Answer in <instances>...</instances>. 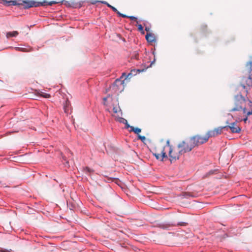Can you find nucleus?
I'll return each instance as SVG.
<instances>
[{"instance_id":"nucleus-21","label":"nucleus","mask_w":252,"mask_h":252,"mask_svg":"<svg viewBox=\"0 0 252 252\" xmlns=\"http://www.w3.org/2000/svg\"><path fill=\"white\" fill-rule=\"evenodd\" d=\"M247 67L248 69L249 73L252 75V59L247 63Z\"/></svg>"},{"instance_id":"nucleus-43","label":"nucleus","mask_w":252,"mask_h":252,"mask_svg":"<svg viewBox=\"0 0 252 252\" xmlns=\"http://www.w3.org/2000/svg\"><path fill=\"white\" fill-rule=\"evenodd\" d=\"M128 15L122 13L121 16L120 17L128 18Z\"/></svg>"},{"instance_id":"nucleus-40","label":"nucleus","mask_w":252,"mask_h":252,"mask_svg":"<svg viewBox=\"0 0 252 252\" xmlns=\"http://www.w3.org/2000/svg\"><path fill=\"white\" fill-rule=\"evenodd\" d=\"M185 196L187 197L188 196H193L190 192H186V193H185Z\"/></svg>"},{"instance_id":"nucleus-44","label":"nucleus","mask_w":252,"mask_h":252,"mask_svg":"<svg viewBox=\"0 0 252 252\" xmlns=\"http://www.w3.org/2000/svg\"><path fill=\"white\" fill-rule=\"evenodd\" d=\"M115 13H117V14L118 15V17H120L121 16L122 13L120 11H119L118 10V11L116 12Z\"/></svg>"},{"instance_id":"nucleus-13","label":"nucleus","mask_w":252,"mask_h":252,"mask_svg":"<svg viewBox=\"0 0 252 252\" xmlns=\"http://www.w3.org/2000/svg\"><path fill=\"white\" fill-rule=\"evenodd\" d=\"M146 39L148 42H153L156 41V37L152 33H147L146 35Z\"/></svg>"},{"instance_id":"nucleus-3","label":"nucleus","mask_w":252,"mask_h":252,"mask_svg":"<svg viewBox=\"0 0 252 252\" xmlns=\"http://www.w3.org/2000/svg\"><path fill=\"white\" fill-rule=\"evenodd\" d=\"M195 147V144L191 137L183 141L178 145V148L180 149L183 154L190 152Z\"/></svg>"},{"instance_id":"nucleus-14","label":"nucleus","mask_w":252,"mask_h":252,"mask_svg":"<svg viewBox=\"0 0 252 252\" xmlns=\"http://www.w3.org/2000/svg\"><path fill=\"white\" fill-rule=\"evenodd\" d=\"M137 139L141 140V142H142L144 144H146L145 141H147L149 142V145H152V142L151 140L149 139H146V137L145 136H142L141 135H137Z\"/></svg>"},{"instance_id":"nucleus-8","label":"nucleus","mask_w":252,"mask_h":252,"mask_svg":"<svg viewBox=\"0 0 252 252\" xmlns=\"http://www.w3.org/2000/svg\"><path fill=\"white\" fill-rule=\"evenodd\" d=\"M63 4H65L67 7H72L73 8H80L83 5L82 2H76L74 1H68L63 0L61 2Z\"/></svg>"},{"instance_id":"nucleus-42","label":"nucleus","mask_w":252,"mask_h":252,"mask_svg":"<svg viewBox=\"0 0 252 252\" xmlns=\"http://www.w3.org/2000/svg\"><path fill=\"white\" fill-rule=\"evenodd\" d=\"M100 0H92V1L91 2V4H94L97 2L100 3Z\"/></svg>"},{"instance_id":"nucleus-27","label":"nucleus","mask_w":252,"mask_h":252,"mask_svg":"<svg viewBox=\"0 0 252 252\" xmlns=\"http://www.w3.org/2000/svg\"><path fill=\"white\" fill-rule=\"evenodd\" d=\"M115 180L119 181V179L117 178H113V177L108 178L107 179V182L109 183L110 182H113Z\"/></svg>"},{"instance_id":"nucleus-35","label":"nucleus","mask_w":252,"mask_h":252,"mask_svg":"<svg viewBox=\"0 0 252 252\" xmlns=\"http://www.w3.org/2000/svg\"><path fill=\"white\" fill-rule=\"evenodd\" d=\"M125 128L126 129H128L129 128H130V129H131V127L132 126H131L129 125V124L128 123L127 121L126 122V123H125Z\"/></svg>"},{"instance_id":"nucleus-38","label":"nucleus","mask_w":252,"mask_h":252,"mask_svg":"<svg viewBox=\"0 0 252 252\" xmlns=\"http://www.w3.org/2000/svg\"><path fill=\"white\" fill-rule=\"evenodd\" d=\"M130 73H132L133 76H135L137 74L135 69H131L130 71Z\"/></svg>"},{"instance_id":"nucleus-32","label":"nucleus","mask_w":252,"mask_h":252,"mask_svg":"<svg viewBox=\"0 0 252 252\" xmlns=\"http://www.w3.org/2000/svg\"><path fill=\"white\" fill-rule=\"evenodd\" d=\"M128 18L130 19L131 21H135L138 19L137 17L134 16H128Z\"/></svg>"},{"instance_id":"nucleus-33","label":"nucleus","mask_w":252,"mask_h":252,"mask_svg":"<svg viewBox=\"0 0 252 252\" xmlns=\"http://www.w3.org/2000/svg\"><path fill=\"white\" fill-rule=\"evenodd\" d=\"M108 7L110 8L111 9H112V10L113 11H114V12H116L117 11H118V10L114 6H112V5H110V6H108Z\"/></svg>"},{"instance_id":"nucleus-50","label":"nucleus","mask_w":252,"mask_h":252,"mask_svg":"<svg viewBox=\"0 0 252 252\" xmlns=\"http://www.w3.org/2000/svg\"><path fill=\"white\" fill-rule=\"evenodd\" d=\"M69 153L70 154H72V153L70 151H69Z\"/></svg>"},{"instance_id":"nucleus-12","label":"nucleus","mask_w":252,"mask_h":252,"mask_svg":"<svg viewBox=\"0 0 252 252\" xmlns=\"http://www.w3.org/2000/svg\"><path fill=\"white\" fill-rule=\"evenodd\" d=\"M151 51H152V54H153V55L154 56V60L152 61H151L150 64L149 65H148L146 68H143V69H135V70H136V72L137 74L138 73H139L140 72H142L145 71L146 70L147 68H149L150 67H151L152 65L155 63V62L156 61V56H155L156 53V48H155V47H154V50H153V49H152Z\"/></svg>"},{"instance_id":"nucleus-48","label":"nucleus","mask_w":252,"mask_h":252,"mask_svg":"<svg viewBox=\"0 0 252 252\" xmlns=\"http://www.w3.org/2000/svg\"><path fill=\"white\" fill-rule=\"evenodd\" d=\"M246 95H247V94H248V91H247V90H246Z\"/></svg>"},{"instance_id":"nucleus-6","label":"nucleus","mask_w":252,"mask_h":252,"mask_svg":"<svg viewBox=\"0 0 252 252\" xmlns=\"http://www.w3.org/2000/svg\"><path fill=\"white\" fill-rule=\"evenodd\" d=\"M125 80H121V78H119L116 79L115 81L112 84L111 87H112V89L115 92L119 91L122 87V89L120 92L123 91L124 89Z\"/></svg>"},{"instance_id":"nucleus-2","label":"nucleus","mask_w":252,"mask_h":252,"mask_svg":"<svg viewBox=\"0 0 252 252\" xmlns=\"http://www.w3.org/2000/svg\"><path fill=\"white\" fill-rule=\"evenodd\" d=\"M169 143L170 141L169 140L162 139L158 142V148L161 150L162 160L164 158H167L166 152H168L170 160L171 162H172L173 160L179 159L180 156L183 153L178 148L177 149H172Z\"/></svg>"},{"instance_id":"nucleus-46","label":"nucleus","mask_w":252,"mask_h":252,"mask_svg":"<svg viewBox=\"0 0 252 252\" xmlns=\"http://www.w3.org/2000/svg\"><path fill=\"white\" fill-rule=\"evenodd\" d=\"M63 109H64V111L65 113H67V109H66V107L65 105L63 106Z\"/></svg>"},{"instance_id":"nucleus-39","label":"nucleus","mask_w":252,"mask_h":252,"mask_svg":"<svg viewBox=\"0 0 252 252\" xmlns=\"http://www.w3.org/2000/svg\"><path fill=\"white\" fill-rule=\"evenodd\" d=\"M144 26H145V30L146 32H149L150 31V28L148 26H147L145 23H144Z\"/></svg>"},{"instance_id":"nucleus-28","label":"nucleus","mask_w":252,"mask_h":252,"mask_svg":"<svg viewBox=\"0 0 252 252\" xmlns=\"http://www.w3.org/2000/svg\"><path fill=\"white\" fill-rule=\"evenodd\" d=\"M119 122L121 123H123V124H125V123H126L127 120L126 119H125V118L120 117Z\"/></svg>"},{"instance_id":"nucleus-9","label":"nucleus","mask_w":252,"mask_h":252,"mask_svg":"<svg viewBox=\"0 0 252 252\" xmlns=\"http://www.w3.org/2000/svg\"><path fill=\"white\" fill-rule=\"evenodd\" d=\"M237 122L236 121L235 122L231 123L230 125L224 126L226 127L224 129L227 130L228 129H230L232 133H239L241 131V128L237 125Z\"/></svg>"},{"instance_id":"nucleus-11","label":"nucleus","mask_w":252,"mask_h":252,"mask_svg":"<svg viewBox=\"0 0 252 252\" xmlns=\"http://www.w3.org/2000/svg\"><path fill=\"white\" fill-rule=\"evenodd\" d=\"M242 82L243 83V84L242 86L244 89H245V86L244 85V84H246L249 87H252V75H251V74H249L248 77H243L242 80Z\"/></svg>"},{"instance_id":"nucleus-10","label":"nucleus","mask_w":252,"mask_h":252,"mask_svg":"<svg viewBox=\"0 0 252 252\" xmlns=\"http://www.w3.org/2000/svg\"><path fill=\"white\" fill-rule=\"evenodd\" d=\"M0 3L3 4L6 6H21L19 0H4L3 2L0 1Z\"/></svg>"},{"instance_id":"nucleus-36","label":"nucleus","mask_w":252,"mask_h":252,"mask_svg":"<svg viewBox=\"0 0 252 252\" xmlns=\"http://www.w3.org/2000/svg\"><path fill=\"white\" fill-rule=\"evenodd\" d=\"M57 1H50L49 2H48V5H52L53 4H56L57 3Z\"/></svg>"},{"instance_id":"nucleus-23","label":"nucleus","mask_w":252,"mask_h":252,"mask_svg":"<svg viewBox=\"0 0 252 252\" xmlns=\"http://www.w3.org/2000/svg\"><path fill=\"white\" fill-rule=\"evenodd\" d=\"M118 108H119V110L118 109V108H117L116 106H113V112L114 113H117L118 112H120L121 113V115L122 116V111L120 107V106H119V104H118Z\"/></svg>"},{"instance_id":"nucleus-24","label":"nucleus","mask_w":252,"mask_h":252,"mask_svg":"<svg viewBox=\"0 0 252 252\" xmlns=\"http://www.w3.org/2000/svg\"><path fill=\"white\" fill-rule=\"evenodd\" d=\"M37 3L38 7L48 5V1L46 0H44L42 2L37 1Z\"/></svg>"},{"instance_id":"nucleus-7","label":"nucleus","mask_w":252,"mask_h":252,"mask_svg":"<svg viewBox=\"0 0 252 252\" xmlns=\"http://www.w3.org/2000/svg\"><path fill=\"white\" fill-rule=\"evenodd\" d=\"M226 127L220 126L213 130H209L207 132V134L210 137H215L222 133V130L224 129Z\"/></svg>"},{"instance_id":"nucleus-31","label":"nucleus","mask_w":252,"mask_h":252,"mask_svg":"<svg viewBox=\"0 0 252 252\" xmlns=\"http://www.w3.org/2000/svg\"><path fill=\"white\" fill-rule=\"evenodd\" d=\"M126 75H127V73L126 72H124L122 73V75L120 77V78H121V79L122 80V79L124 77L125 79L124 80H125V81L126 80Z\"/></svg>"},{"instance_id":"nucleus-4","label":"nucleus","mask_w":252,"mask_h":252,"mask_svg":"<svg viewBox=\"0 0 252 252\" xmlns=\"http://www.w3.org/2000/svg\"><path fill=\"white\" fill-rule=\"evenodd\" d=\"M21 6H23L22 8L20 7V9H28L32 7H38L37 1L34 0H19Z\"/></svg>"},{"instance_id":"nucleus-16","label":"nucleus","mask_w":252,"mask_h":252,"mask_svg":"<svg viewBox=\"0 0 252 252\" xmlns=\"http://www.w3.org/2000/svg\"><path fill=\"white\" fill-rule=\"evenodd\" d=\"M61 157L62 158V162L64 161V162H63L64 166L66 167L69 168L70 166L69 161L67 160L66 157L62 154H61Z\"/></svg>"},{"instance_id":"nucleus-30","label":"nucleus","mask_w":252,"mask_h":252,"mask_svg":"<svg viewBox=\"0 0 252 252\" xmlns=\"http://www.w3.org/2000/svg\"><path fill=\"white\" fill-rule=\"evenodd\" d=\"M169 226H170V225H169V224H165V225L160 224V225H158V227H160V228H163V229L167 228H168Z\"/></svg>"},{"instance_id":"nucleus-20","label":"nucleus","mask_w":252,"mask_h":252,"mask_svg":"<svg viewBox=\"0 0 252 252\" xmlns=\"http://www.w3.org/2000/svg\"><path fill=\"white\" fill-rule=\"evenodd\" d=\"M150 152L153 154V156L156 158L157 159H158V153L156 152V148H154L153 145H149L148 147Z\"/></svg>"},{"instance_id":"nucleus-49","label":"nucleus","mask_w":252,"mask_h":252,"mask_svg":"<svg viewBox=\"0 0 252 252\" xmlns=\"http://www.w3.org/2000/svg\"><path fill=\"white\" fill-rule=\"evenodd\" d=\"M3 0H0V1H1V2H3Z\"/></svg>"},{"instance_id":"nucleus-18","label":"nucleus","mask_w":252,"mask_h":252,"mask_svg":"<svg viewBox=\"0 0 252 252\" xmlns=\"http://www.w3.org/2000/svg\"><path fill=\"white\" fill-rule=\"evenodd\" d=\"M141 20H139V21H137V25H136V26L137 27L138 31L140 32L141 34H144L145 33V32L143 29V27L141 24H138L139 22H141Z\"/></svg>"},{"instance_id":"nucleus-45","label":"nucleus","mask_w":252,"mask_h":252,"mask_svg":"<svg viewBox=\"0 0 252 252\" xmlns=\"http://www.w3.org/2000/svg\"><path fill=\"white\" fill-rule=\"evenodd\" d=\"M179 225H186L187 224V223L186 222H182V223H179L178 224Z\"/></svg>"},{"instance_id":"nucleus-29","label":"nucleus","mask_w":252,"mask_h":252,"mask_svg":"<svg viewBox=\"0 0 252 252\" xmlns=\"http://www.w3.org/2000/svg\"><path fill=\"white\" fill-rule=\"evenodd\" d=\"M133 76L132 73L129 72L127 73V75L126 76V80H129Z\"/></svg>"},{"instance_id":"nucleus-26","label":"nucleus","mask_w":252,"mask_h":252,"mask_svg":"<svg viewBox=\"0 0 252 252\" xmlns=\"http://www.w3.org/2000/svg\"><path fill=\"white\" fill-rule=\"evenodd\" d=\"M42 93V96L45 98H49L51 97V95L49 94L45 93Z\"/></svg>"},{"instance_id":"nucleus-25","label":"nucleus","mask_w":252,"mask_h":252,"mask_svg":"<svg viewBox=\"0 0 252 252\" xmlns=\"http://www.w3.org/2000/svg\"><path fill=\"white\" fill-rule=\"evenodd\" d=\"M84 171L86 174L90 173L94 171V170L88 167H85L84 168Z\"/></svg>"},{"instance_id":"nucleus-15","label":"nucleus","mask_w":252,"mask_h":252,"mask_svg":"<svg viewBox=\"0 0 252 252\" xmlns=\"http://www.w3.org/2000/svg\"><path fill=\"white\" fill-rule=\"evenodd\" d=\"M129 132H133L134 133L137 134V136L138 135H140L139 133L141 132V129L138 127H134L132 126L131 127V129L128 130Z\"/></svg>"},{"instance_id":"nucleus-41","label":"nucleus","mask_w":252,"mask_h":252,"mask_svg":"<svg viewBox=\"0 0 252 252\" xmlns=\"http://www.w3.org/2000/svg\"><path fill=\"white\" fill-rule=\"evenodd\" d=\"M10 251H11V250H8L7 249H1L0 252H11Z\"/></svg>"},{"instance_id":"nucleus-1","label":"nucleus","mask_w":252,"mask_h":252,"mask_svg":"<svg viewBox=\"0 0 252 252\" xmlns=\"http://www.w3.org/2000/svg\"><path fill=\"white\" fill-rule=\"evenodd\" d=\"M229 111L237 122L246 123L248 118L252 116V100L245 98L241 94H237L234 97Z\"/></svg>"},{"instance_id":"nucleus-22","label":"nucleus","mask_w":252,"mask_h":252,"mask_svg":"<svg viewBox=\"0 0 252 252\" xmlns=\"http://www.w3.org/2000/svg\"><path fill=\"white\" fill-rule=\"evenodd\" d=\"M14 49L15 50L19 52H29V51L25 48L23 47H14Z\"/></svg>"},{"instance_id":"nucleus-17","label":"nucleus","mask_w":252,"mask_h":252,"mask_svg":"<svg viewBox=\"0 0 252 252\" xmlns=\"http://www.w3.org/2000/svg\"><path fill=\"white\" fill-rule=\"evenodd\" d=\"M19 33L17 31L8 32L6 33V36L7 38L11 37H16Z\"/></svg>"},{"instance_id":"nucleus-37","label":"nucleus","mask_w":252,"mask_h":252,"mask_svg":"<svg viewBox=\"0 0 252 252\" xmlns=\"http://www.w3.org/2000/svg\"><path fill=\"white\" fill-rule=\"evenodd\" d=\"M100 3L106 5L107 6V7H108V6L111 5V4H110L109 3H108L106 1L101 0V1H100Z\"/></svg>"},{"instance_id":"nucleus-34","label":"nucleus","mask_w":252,"mask_h":252,"mask_svg":"<svg viewBox=\"0 0 252 252\" xmlns=\"http://www.w3.org/2000/svg\"><path fill=\"white\" fill-rule=\"evenodd\" d=\"M110 96V95L109 94L107 96L104 97L103 98V104L105 105V102L107 100L108 98Z\"/></svg>"},{"instance_id":"nucleus-5","label":"nucleus","mask_w":252,"mask_h":252,"mask_svg":"<svg viewBox=\"0 0 252 252\" xmlns=\"http://www.w3.org/2000/svg\"><path fill=\"white\" fill-rule=\"evenodd\" d=\"M191 139L193 140V143L195 144V146H197L199 145L204 144L208 141L209 137L207 134L205 135L204 136H201L200 135H195L192 137H191Z\"/></svg>"},{"instance_id":"nucleus-19","label":"nucleus","mask_w":252,"mask_h":252,"mask_svg":"<svg viewBox=\"0 0 252 252\" xmlns=\"http://www.w3.org/2000/svg\"><path fill=\"white\" fill-rule=\"evenodd\" d=\"M150 152L153 154V156L156 158L157 159H158V153L156 152V148H154L153 145H149L148 147Z\"/></svg>"},{"instance_id":"nucleus-47","label":"nucleus","mask_w":252,"mask_h":252,"mask_svg":"<svg viewBox=\"0 0 252 252\" xmlns=\"http://www.w3.org/2000/svg\"><path fill=\"white\" fill-rule=\"evenodd\" d=\"M215 171H209V172L208 173L209 174H213Z\"/></svg>"}]
</instances>
